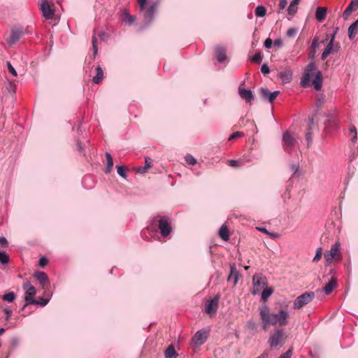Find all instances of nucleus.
Instances as JSON below:
<instances>
[{
  "mask_svg": "<svg viewBox=\"0 0 358 358\" xmlns=\"http://www.w3.org/2000/svg\"><path fill=\"white\" fill-rule=\"evenodd\" d=\"M259 315L262 322L264 329H267L268 325H277L283 327L287 324L289 317V312L287 308H280L275 313H271L267 306L259 308Z\"/></svg>",
  "mask_w": 358,
  "mask_h": 358,
  "instance_id": "nucleus-1",
  "label": "nucleus"
},
{
  "mask_svg": "<svg viewBox=\"0 0 358 358\" xmlns=\"http://www.w3.org/2000/svg\"><path fill=\"white\" fill-rule=\"evenodd\" d=\"M162 0H154L149 3H145L143 8H139V13L143 20V27L145 28L150 26L155 20V16L161 4Z\"/></svg>",
  "mask_w": 358,
  "mask_h": 358,
  "instance_id": "nucleus-2",
  "label": "nucleus"
},
{
  "mask_svg": "<svg viewBox=\"0 0 358 358\" xmlns=\"http://www.w3.org/2000/svg\"><path fill=\"white\" fill-rule=\"evenodd\" d=\"M148 229L153 231L159 229L162 236L167 237L172 231L170 219L166 216H157L150 220Z\"/></svg>",
  "mask_w": 358,
  "mask_h": 358,
  "instance_id": "nucleus-3",
  "label": "nucleus"
},
{
  "mask_svg": "<svg viewBox=\"0 0 358 358\" xmlns=\"http://www.w3.org/2000/svg\"><path fill=\"white\" fill-rule=\"evenodd\" d=\"M286 339L285 332L283 329H277L269 337L268 343L271 348L282 346Z\"/></svg>",
  "mask_w": 358,
  "mask_h": 358,
  "instance_id": "nucleus-4",
  "label": "nucleus"
},
{
  "mask_svg": "<svg viewBox=\"0 0 358 358\" xmlns=\"http://www.w3.org/2000/svg\"><path fill=\"white\" fill-rule=\"evenodd\" d=\"M22 288L24 290V299L25 303L22 308V310H24L25 307L31 304V301L34 300V297L36 294V289L29 281L24 282L22 285Z\"/></svg>",
  "mask_w": 358,
  "mask_h": 358,
  "instance_id": "nucleus-5",
  "label": "nucleus"
},
{
  "mask_svg": "<svg viewBox=\"0 0 358 358\" xmlns=\"http://www.w3.org/2000/svg\"><path fill=\"white\" fill-rule=\"evenodd\" d=\"M252 284L254 289L252 291L253 295H257L259 293L260 290L267 287L268 282L265 276L261 273H256L252 278Z\"/></svg>",
  "mask_w": 358,
  "mask_h": 358,
  "instance_id": "nucleus-6",
  "label": "nucleus"
},
{
  "mask_svg": "<svg viewBox=\"0 0 358 358\" xmlns=\"http://www.w3.org/2000/svg\"><path fill=\"white\" fill-rule=\"evenodd\" d=\"M315 297V293L313 292H306L294 300L293 308L294 309H300L306 304L309 303Z\"/></svg>",
  "mask_w": 358,
  "mask_h": 358,
  "instance_id": "nucleus-7",
  "label": "nucleus"
},
{
  "mask_svg": "<svg viewBox=\"0 0 358 358\" xmlns=\"http://www.w3.org/2000/svg\"><path fill=\"white\" fill-rule=\"evenodd\" d=\"M24 35V31L22 27L13 28L10 36L7 38L6 42L9 47H13Z\"/></svg>",
  "mask_w": 358,
  "mask_h": 358,
  "instance_id": "nucleus-8",
  "label": "nucleus"
},
{
  "mask_svg": "<svg viewBox=\"0 0 358 358\" xmlns=\"http://www.w3.org/2000/svg\"><path fill=\"white\" fill-rule=\"evenodd\" d=\"M316 69V64L314 61L310 62L305 69V73L302 76L300 85L303 87H308L310 85V72Z\"/></svg>",
  "mask_w": 358,
  "mask_h": 358,
  "instance_id": "nucleus-9",
  "label": "nucleus"
},
{
  "mask_svg": "<svg viewBox=\"0 0 358 358\" xmlns=\"http://www.w3.org/2000/svg\"><path fill=\"white\" fill-rule=\"evenodd\" d=\"M297 141L296 138L286 131L282 135V146L286 152H290L296 145Z\"/></svg>",
  "mask_w": 358,
  "mask_h": 358,
  "instance_id": "nucleus-10",
  "label": "nucleus"
},
{
  "mask_svg": "<svg viewBox=\"0 0 358 358\" xmlns=\"http://www.w3.org/2000/svg\"><path fill=\"white\" fill-rule=\"evenodd\" d=\"M54 3H49L46 0H43L41 3V10L43 13V16L47 19L50 20L53 18L55 15Z\"/></svg>",
  "mask_w": 358,
  "mask_h": 358,
  "instance_id": "nucleus-11",
  "label": "nucleus"
},
{
  "mask_svg": "<svg viewBox=\"0 0 358 358\" xmlns=\"http://www.w3.org/2000/svg\"><path fill=\"white\" fill-rule=\"evenodd\" d=\"M34 276L39 282L41 288L46 291L50 285V282L48 275L43 271H37L34 272Z\"/></svg>",
  "mask_w": 358,
  "mask_h": 358,
  "instance_id": "nucleus-12",
  "label": "nucleus"
},
{
  "mask_svg": "<svg viewBox=\"0 0 358 358\" xmlns=\"http://www.w3.org/2000/svg\"><path fill=\"white\" fill-rule=\"evenodd\" d=\"M340 248L341 244L338 242H336L333 245H331L329 251H327L324 253V255L327 265H329L331 263L332 260L335 259L337 256L340 257L339 255H337Z\"/></svg>",
  "mask_w": 358,
  "mask_h": 358,
  "instance_id": "nucleus-13",
  "label": "nucleus"
},
{
  "mask_svg": "<svg viewBox=\"0 0 358 358\" xmlns=\"http://www.w3.org/2000/svg\"><path fill=\"white\" fill-rule=\"evenodd\" d=\"M208 336V331L205 329H202L195 334L192 338V342L195 345H201L207 340Z\"/></svg>",
  "mask_w": 358,
  "mask_h": 358,
  "instance_id": "nucleus-14",
  "label": "nucleus"
},
{
  "mask_svg": "<svg viewBox=\"0 0 358 358\" xmlns=\"http://www.w3.org/2000/svg\"><path fill=\"white\" fill-rule=\"evenodd\" d=\"M220 296L216 295L212 300L207 301L205 304V310L207 314H215L218 308Z\"/></svg>",
  "mask_w": 358,
  "mask_h": 358,
  "instance_id": "nucleus-15",
  "label": "nucleus"
},
{
  "mask_svg": "<svg viewBox=\"0 0 358 358\" xmlns=\"http://www.w3.org/2000/svg\"><path fill=\"white\" fill-rule=\"evenodd\" d=\"M341 46L338 43L329 42L321 55V59L324 61L327 57L334 52H337Z\"/></svg>",
  "mask_w": 358,
  "mask_h": 358,
  "instance_id": "nucleus-16",
  "label": "nucleus"
},
{
  "mask_svg": "<svg viewBox=\"0 0 358 358\" xmlns=\"http://www.w3.org/2000/svg\"><path fill=\"white\" fill-rule=\"evenodd\" d=\"M238 94L242 99L247 103H252L255 100V96L250 90L238 87Z\"/></svg>",
  "mask_w": 358,
  "mask_h": 358,
  "instance_id": "nucleus-17",
  "label": "nucleus"
},
{
  "mask_svg": "<svg viewBox=\"0 0 358 358\" xmlns=\"http://www.w3.org/2000/svg\"><path fill=\"white\" fill-rule=\"evenodd\" d=\"M358 8V0H352L343 13L344 20H348L351 13Z\"/></svg>",
  "mask_w": 358,
  "mask_h": 358,
  "instance_id": "nucleus-18",
  "label": "nucleus"
},
{
  "mask_svg": "<svg viewBox=\"0 0 358 358\" xmlns=\"http://www.w3.org/2000/svg\"><path fill=\"white\" fill-rule=\"evenodd\" d=\"M239 279V273L234 264L230 265V274L227 278L229 282L232 281L234 286H235Z\"/></svg>",
  "mask_w": 358,
  "mask_h": 358,
  "instance_id": "nucleus-19",
  "label": "nucleus"
},
{
  "mask_svg": "<svg viewBox=\"0 0 358 358\" xmlns=\"http://www.w3.org/2000/svg\"><path fill=\"white\" fill-rule=\"evenodd\" d=\"M44 295L45 296V298L41 297L38 300L34 299V301H31V305H36L42 307L45 306L50 301L52 295L47 292V291L44 292Z\"/></svg>",
  "mask_w": 358,
  "mask_h": 358,
  "instance_id": "nucleus-20",
  "label": "nucleus"
},
{
  "mask_svg": "<svg viewBox=\"0 0 358 358\" xmlns=\"http://www.w3.org/2000/svg\"><path fill=\"white\" fill-rule=\"evenodd\" d=\"M215 54L217 59L219 62H224L227 59V50L222 46H217L215 48Z\"/></svg>",
  "mask_w": 358,
  "mask_h": 358,
  "instance_id": "nucleus-21",
  "label": "nucleus"
},
{
  "mask_svg": "<svg viewBox=\"0 0 358 358\" xmlns=\"http://www.w3.org/2000/svg\"><path fill=\"white\" fill-rule=\"evenodd\" d=\"M278 77L284 83H289L292 79V71L290 69H286L278 73Z\"/></svg>",
  "mask_w": 358,
  "mask_h": 358,
  "instance_id": "nucleus-22",
  "label": "nucleus"
},
{
  "mask_svg": "<svg viewBox=\"0 0 358 358\" xmlns=\"http://www.w3.org/2000/svg\"><path fill=\"white\" fill-rule=\"evenodd\" d=\"M313 85L316 90H320L322 87V72L318 71L314 79L313 80Z\"/></svg>",
  "mask_w": 358,
  "mask_h": 358,
  "instance_id": "nucleus-23",
  "label": "nucleus"
},
{
  "mask_svg": "<svg viewBox=\"0 0 358 358\" xmlns=\"http://www.w3.org/2000/svg\"><path fill=\"white\" fill-rule=\"evenodd\" d=\"M337 285V280L335 278L332 277L328 282V283L324 287V292L327 295L330 294L333 289Z\"/></svg>",
  "mask_w": 358,
  "mask_h": 358,
  "instance_id": "nucleus-24",
  "label": "nucleus"
},
{
  "mask_svg": "<svg viewBox=\"0 0 358 358\" xmlns=\"http://www.w3.org/2000/svg\"><path fill=\"white\" fill-rule=\"evenodd\" d=\"M259 92H260L262 97L264 99L267 100L270 103H272L273 102V101L275 100L274 97L272 94V92H270L268 89L264 88V87H261Z\"/></svg>",
  "mask_w": 358,
  "mask_h": 358,
  "instance_id": "nucleus-25",
  "label": "nucleus"
},
{
  "mask_svg": "<svg viewBox=\"0 0 358 358\" xmlns=\"http://www.w3.org/2000/svg\"><path fill=\"white\" fill-rule=\"evenodd\" d=\"M320 43L318 41V38L315 37L312 41L310 51L309 53V58L313 59L315 57V54L317 48H319Z\"/></svg>",
  "mask_w": 358,
  "mask_h": 358,
  "instance_id": "nucleus-26",
  "label": "nucleus"
},
{
  "mask_svg": "<svg viewBox=\"0 0 358 358\" xmlns=\"http://www.w3.org/2000/svg\"><path fill=\"white\" fill-rule=\"evenodd\" d=\"M327 8L325 7H318L315 13V18L318 22H322L327 15Z\"/></svg>",
  "mask_w": 358,
  "mask_h": 358,
  "instance_id": "nucleus-27",
  "label": "nucleus"
},
{
  "mask_svg": "<svg viewBox=\"0 0 358 358\" xmlns=\"http://www.w3.org/2000/svg\"><path fill=\"white\" fill-rule=\"evenodd\" d=\"M106 166L105 169V173L106 174L110 173L113 167V160L112 155L109 152L106 153Z\"/></svg>",
  "mask_w": 358,
  "mask_h": 358,
  "instance_id": "nucleus-28",
  "label": "nucleus"
},
{
  "mask_svg": "<svg viewBox=\"0 0 358 358\" xmlns=\"http://www.w3.org/2000/svg\"><path fill=\"white\" fill-rule=\"evenodd\" d=\"M300 0H292L287 8V13L290 15H294L298 10V4Z\"/></svg>",
  "mask_w": 358,
  "mask_h": 358,
  "instance_id": "nucleus-29",
  "label": "nucleus"
},
{
  "mask_svg": "<svg viewBox=\"0 0 358 358\" xmlns=\"http://www.w3.org/2000/svg\"><path fill=\"white\" fill-rule=\"evenodd\" d=\"M103 78V71L101 66H97L96 68V75L93 77V82L95 84H99Z\"/></svg>",
  "mask_w": 358,
  "mask_h": 358,
  "instance_id": "nucleus-30",
  "label": "nucleus"
},
{
  "mask_svg": "<svg viewBox=\"0 0 358 358\" xmlns=\"http://www.w3.org/2000/svg\"><path fill=\"white\" fill-rule=\"evenodd\" d=\"M219 236L223 241H228L229 238V232L227 226L222 225L219 229Z\"/></svg>",
  "mask_w": 358,
  "mask_h": 358,
  "instance_id": "nucleus-31",
  "label": "nucleus"
},
{
  "mask_svg": "<svg viewBox=\"0 0 358 358\" xmlns=\"http://www.w3.org/2000/svg\"><path fill=\"white\" fill-rule=\"evenodd\" d=\"M165 358H176L178 353L173 345H169L164 353Z\"/></svg>",
  "mask_w": 358,
  "mask_h": 358,
  "instance_id": "nucleus-32",
  "label": "nucleus"
},
{
  "mask_svg": "<svg viewBox=\"0 0 358 358\" xmlns=\"http://www.w3.org/2000/svg\"><path fill=\"white\" fill-rule=\"evenodd\" d=\"M273 292V290L272 288H268L267 287H265V289L262 292V301L264 302L266 301V300L272 295Z\"/></svg>",
  "mask_w": 358,
  "mask_h": 358,
  "instance_id": "nucleus-33",
  "label": "nucleus"
},
{
  "mask_svg": "<svg viewBox=\"0 0 358 358\" xmlns=\"http://www.w3.org/2000/svg\"><path fill=\"white\" fill-rule=\"evenodd\" d=\"M123 16L124 17V22L129 25L132 24L136 19L135 16L129 15L127 10L123 12Z\"/></svg>",
  "mask_w": 358,
  "mask_h": 358,
  "instance_id": "nucleus-34",
  "label": "nucleus"
},
{
  "mask_svg": "<svg viewBox=\"0 0 358 358\" xmlns=\"http://www.w3.org/2000/svg\"><path fill=\"white\" fill-rule=\"evenodd\" d=\"M266 13V9L264 6H258L255 10V14L257 17H262L265 16Z\"/></svg>",
  "mask_w": 358,
  "mask_h": 358,
  "instance_id": "nucleus-35",
  "label": "nucleus"
},
{
  "mask_svg": "<svg viewBox=\"0 0 358 358\" xmlns=\"http://www.w3.org/2000/svg\"><path fill=\"white\" fill-rule=\"evenodd\" d=\"M357 34V28L350 24L348 27V34L350 40H353Z\"/></svg>",
  "mask_w": 358,
  "mask_h": 358,
  "instance_id": "nucleus-36",
  "label": "nucleus"
},
{
  "mask_svg": "<svg viewBox=\"0 0 358 358\" xmlns=\"http://www.w3.org/2000/svg\"><path fill=\"white\" fill-rule=\"evenodd\" d=\"M2 299L5 301L13 302L15 299V294L13 292L6 293L2 296Z\"/></svg>",
  "mask_w": 358,
  "mask_h": 358,
  "instance_id": "nucleus-37",
  "label": "nucleus"
},
{
  "mask_svg": "<svg viewBox=\"0 0 358 358\" xmlns=\"http://www.w3.org/2000/svg\"><path fill=\"white\" fill-rule=\"evenodd\" d=\"M291 171L292 172L293 176H299V164L298 163H294L291 164L290 166Z\"/></svg>",
  "mask_w": 358,
  "mask_h": 358,
  "instance_id": "nucleus-38",
  "label": "nucleus"
},
{
  "mask_svg": "<svg viewBox=\"0 0 358 358\" xmlns=\"http://www.w3.org/2000/svg\"><path fill=\"white\" fill-rule=\"evenodd\" d=\"M117 172L120 176L123 178H127V173L126 169L122 166H117Z\"/></svg>",
  "mask_w": 358,
  "mask_h": 358,
  "instance_id": "nucleus-39",
  "label": "nucleus"
},
{
  "mask_svg": "<svg viewBox=\"0 0 358 358\" xmlns=\"http://www.w3.org/2000/svg\"><path fill=\"white\" fill-rule=\"evenodd\" d=\"M298 32V29L295 27L289 28L286 32V36L289 38L294 37Z\"/></svg>",
  "mask_w": 358,
  "mask_h": 358,
  "instance_id": "nucleus-40",
  "label": "nucleus"
},
{
  "mask_svg": "<svg viewBox=\"0 0 358 358\" xmlns=\"http://www.w3.org/2000/svg\"><path fill=\"white\" fill-rule=\"evenodd\" d=\"M96 38L95 36V35H94L92 36V48H93V57H92V59L94 60V58H95V56L97 54V52H98V48H97V45H96Z\"/></svg>",
  "mask_w": 358,
  "mask_h": 358,
  "instance_id": "nucleus-41",
  "label": "nucleus"
},
{
  "mask_svg": "<svg viewBox=\"0 0 358 358\" xmlns=\"http://www.w3.org/2000/svg\"><path fill=\"white\" fill-rule=\"evenodd\" d=\"M263 55L261 52H257L255 55L252 58V61L256 63H261L262 60Z\"/></svg>",
  "mask_w": 358,
  "mask_h": 358,
  "instance_id": "nucleus-42",
  "label": "nucleus"
},
{
  "mask_svg": "<svg viewBox=\"0 0 358 358\" xmlns=\"http://www.w3.org/2000/svg\"><path fill=\"white\" fill-rule=\"evenodd\" d=\"M229 165L234 168L240 167L243 165L241 161L236 160V159H230L229 161Z\"/></svg>",
  "mask_w": 358,
  "mask_h": 358,
  "instance_id": "nucleus-43",
  "label": "nucleus"
},
{
  "mask_svg": "<svg viewBox=\"0 0 358 358\" xmlns=\"http://www.w3.org/2000/svg\"><path fill=\"white\" fill-rule=\"evenodd\" d=\"M9 261L8 256L5 252L0 251V262L3 264L8 263Z\"/></svg>",
  "mask_w": 358,
  "mask_h": 358,
  "instance_id": "nucleus-44",
  "label": "nucleus"
},
{
  "mask_svg": "<svg viewBox=\"0 0 358 358\" xmlns=\"http://www.w3.org/2000/svg\"><path fill=\"white\" fill-rule=\"evenodd\" d=\"M306 141H307L308 147H310L313 142V135L310 131H308L305 135Z\"/></svg>",
  "mask_w": 358,
  "mask_h": 358,
  "instance_id": "nucleus-45",
  "label": "nucleus"
},
{
  "mask_svg": "<svg viewBox=\"0 0 358 358\" xmlns=\"http://www.w3.org/2000/svg\"><path fill=\"white\" fill-rule=\"evenodd\" d=\"M244 136V133L241 131H236L233 133L228 138V141H231L238 138L243 137Z\"/></svg>",
  "mask_w": 358,
  "mask_h": 358,
  "instance_id": "nucleus-46",
  "label": "nucleus"
},
{
  "mask_svg": "<svg viewBox=\"0 0 358 358\" xmlns=\"http://www.w3.org/2000/svg\"><path fill=\"white\" fill-rule=\"evenodd\" d=\"M185 161L187 164L194 165L196 163V159L191 155L188 154L185 156Z\"/></svg>",
  "mask_w": 358,
  "mask_h": 358,
  "instance_id": "nucleus-47",
  "label": "nucleus"
},
{
  "mask_svg": "<svg viewBox=\"0 0 358 358\" xmlns=\"http://www.w3.org/2000/svg\"><path fill=\"white\" fill-rule=\"evenodd\" d=\"M322 252V248H318L317 249V250H316V253H315V257H313V262H318L321 259Z\"/></svg>",
  "mask_w": 358,
  "mask_h": 358,
  "instance_id": "nucleus-48",
  "label": "nucleus"
},
{
  "mask_svg": "<svg viewBox=\"0 0 358 358\" xmlns=\"http://www.w3.org/2000/svg\"><path fill=\"white\" fill-rule=\"evenodd\" d=\"M20 340L19 338L13 337L10 340V345L12 348H15L20 345Z\"/></svg>",
  "mask_w": 358,
  "mask_h": 358,
  "instance_id": "nucleus-49",
  "label": "nucleus"
},
{
  "mask_svg": "<svg viewBox=\"0 0 358 358\" xmlns=\"http://www.w3.org/2000/svg\"><path fill=\"white\" fill-rule=\"evenodd\" d=\"M7 66L9 73H10L13 76H17V73L10 62H7Z\"/></svg>",
  "mask_w": 358,
  "mask_h": 358,
  "instance_id": "nucleus-50",
  "label": "nucleus"
},
{
  "mask_svg": "<svg viewBox=\"0 0 358 358\" xmlns=\"http://www.w3.org/2000/svg\"><path fill=\"white\" fill-rule=\"evenodd\" d=\"M261 72L264 74V75H267L270 73V69H269V67L268 66L267 64H264L262 66H261Z\"/></svg>",
  "mask_w": 358,
  "mask_h": 358,
  "instance_id": "nucleus-51",
  "label": "nucleus"
},
{
  "mask_svg": "<svg viewBox=\"0 0 358 358\" xmlns=\"http://www.w3.org/2000/svg\"><path fill=\"white\" fill-rule=\"evenodd\" d=\"M8 241L7 239L4 236L0 237V248H6L8 247Z\"/></svg>",
  "mask_w": 358,
  "mask_h": 358,
  "instance_id": "nucleus-52",
  "label": "nucleus"
},
{
  "mask_svg": "<svg viewBox=\"0 0 358 358\" xmlns=\"http://www.w3.org/2000/svg\"><path fill=\"white\" fill-rule=\"evenodd\" d=\"M292 354V348H290L285 353L281 355L278 358H290Z\"/></svg>",
  "mask_w": 358,
  "mask_h": 358,
  "instance_id": "nucleus-53",
  "label": "nucleus"
},
{
  "mask_svg": "<svg viewBox=\"0 0 358 358\" xmlns=\"http://www.w3.org/2000/svg\"><path fill=\"white\" fill-rule=\"evenodd\" d=\"M273 44V41L270 38H268L265 40L264 45L266 49H269L271 48Z\"/></svg>",
  "mask_w": 358,
  "mask_h": 358,
  "instance_id": "nucleus-54",
  "label": "nucleus"
},
{
  "mask_svg": "<svg viewBox=\"0 0 358 358\" xmlns=\"http://www.w3.org/2000/svg\"><path fill=\"white\" fill-rule=\"evenodd\" d=\"M48 263V259L45 257H42L39 259L38 264L41 266H45Z\"/></svg>",
  "mask_w": 358,
  "mask_h": 358,
  "instance_id": "nucleus-55",
  "label": "nucleus"
},
{
  "mask_svg": "<svg viewBox=\"0 0 358 358\" xmlns=\"http://www.w3.org/2000/svg\"><path fill=\"white\" fill-rule=\"evenodd\" d=\"M77 150L80 152L84 154V145L80 141L77 142Z\"/></svg>",
  "mask_w": 358,
  "mask_h": 358,
  "instance_id": "nucleus-56",
  "label": "nucleus"
},
{
  "mask_svg": "<svg viewBox=\"0 0 358 358\" xmlns=\"http://www.w3.org/2000/svg\"><path fill=\"white\" fill-rule=\"evenodd\" d=\"M325 100L324 97L319 98L316 102V106L317 108L322 107L323 103H324Z\"/></svg>",
  "mask_w": 358,
  "mask_h": 358,
  "instance_id": "nucleus-57",
  "label": "nucleus"
},
{
  "mask_svg": "<svg viewBox=\"0 0 358 358\" xmlns=\"http://www.w3.org/2000/svg\"><path fill=\"white\" fill-rule=\"evenodd\" d=\"M147 170H148V169H147V167H145V166H140V167H138V169H137V171H136V172H137L138 173H140V174H143V173H146V172H147Z\"/></svg>",
  "mask_w": 358,
  "mask_h": 358,
  "instance_id": "nucleus-58",
  "label": "nucleus"
},
{
  "mask_svg": "<svg viewBox=\"0 0 358 358\" xmlns=\"http://www.w3.org/2000/svg\"><path fill=\"white\" fill-rule=\"evenodd\" d=\"M273 43L275 46H278V48H281L282 46V41L280 38L275 39L273 41Z\"/></svg>",
  "mask_w": 358,
  "mask_h": 358,
  "instance_id": "nucleus-59",
  "label": "nucleus"
},
{
  "mask_svg": "<svg viewBox=\"0 0 358 358\" xmlns=\"http://www.w3.org/2000/svg\"><path fill=\"white\" fill-rule=\"evenodd\" d=\"M287 4V0H280L279 3V7L280 10H283L285 8Z\"/></svg>",
  "mask_w": 358,
  "mask_h": 358,
  "instance_id": "nucleus-60",
  "label": "nucleus"
},
{
  "mask_svg": "<svg viewBox=\"0 0 358 358\" xmlns=\"http://www.w3.org/2000/svg\"><path fill=\"white\" fill-rule=\"evenodd\" d=\"M4 312H5V314H6V320H8L10 318L13 312L10 309H5Z\"/></svg>",
  "mask_w": 358,
  "mask_h": 358,
  "instance_id": "nucleus-61",
  "label": "nucleus"
},
{
  "mask_svg": "<svg viewBox=\"0 0 358 358\" xmlns=\"http://www.w3.org/2000/svg\"><path fill=\"white\" fill-rule=\"evenodd\" d=\"M338 29V28H336ZM337 33V30L334 31L331 34L330 37V40L329 42L335 43V38Z\"/></svg>",
  "mask_w": 358,
  "mask_h": 358,
  "instance_id": "nucleus-62",
  "label": "nucleus"
},
{
  "mask_svg": "<svg viewBox=\"0 0 358 358\" xmlns=\"http://www.w3.org/2000/svg\"><path fill=\"white\" fill-rule=\"evenodd\" d=\"M241 162H242V163H243V165H244L245 163L251 162L252 159L244 155L243 157V159H241Z\"/></svg>",
  "mask_w": 358,
  "mask_h": 358,
  "instance_id": "nucleus-63",
  "label": "nucleus"
},
{
  "mask_svg": "<svg viewBox=\"0 0 358 358\" xmlns=\"http://www.w3.org/2000/svg\"><path fill=\"white\" fill-rule=\"evenodd\" d=\"M268 235L272 238H278L280 237V234L275 232H269Z\"/></svg>",
  "mask_w": 358,
  "mask_h": 358,
  "instance_id": "nucleus-64",
  "label": "nucleus"
}]
</instances>
